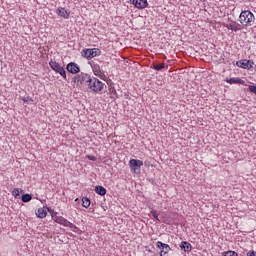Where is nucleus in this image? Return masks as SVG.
I'll use <instances>...</instances> for the list:
<instances>
[{"label":"nucleus","mask_w":256,"mask_h":256,"mask_svg":"<svg viewBox=\"0 0 256 256\" xmlns=\"http://www.w3.org/2000/svg\"><path fill=\"white\" fill-rule=\"evenodd\" d=\"M240 25L243 27H251L255 23V15L249 10H244L239 15Z\"/></svg>","instance_id":"nucleus-1"},{"label":"nucleus","mask_w":256,"mask_h":256,"mask_svg":"<svg viewBox=\"0 0 256 256\" xmlns=\"http://www.w3.org/2000/svg\"><path fill=\"white\" fill-rule=\"evenodd\" d=\"M87 87L90 91H93V93H101L107 86L99 79L90 76Z\"/></svg>","instance_id":"nucleus-2"},{"label":"nucleus","mask_w":256,"mask_h":256,"mask_svg":"<svg viewBox=\"0 0 256 256\" xmlns=\"http://www.w3.org/2000/svg\"><path fill=\"white\" fill-rule=\"evenodd\" d=\"M51 217L55 223H58V225H62L63 227H69L70 229H77V226L75 224L69 222L67 218H64L63 216H58L57 212H53L51 214Z\"/></svg>","instance_id":"nucleus-3"},{"label":"nucleus","mask_w":256,"mask_h":256,"mask_svg":"<svg viewBox=\"0 0 256 256\" xmlns=\"http://www.w3.org/2000/svg\"><path fill=\"white\" fill-rule=\"evenodd\" d=\"M90 79H91V75L81 72L80 74H77L73 77V82L77 87H81L83 83H87L88 85Z\"/></svg>","instance_id":"nucleus-4"},{"label":"nucleus","mask_w":256,"mask_h":256,"mask_svg":"<svg viewBox=\"0 0 256 256\" xmlns=\"http://www.w3.org/2000/svg\"><path fill=\"white\" fill-rule=\"evenodd\" d=\"M49 65H50V69H52V71H55V73H58L59 75H61L62 78L67 80V72L65 71V68H63V66H61V64H59V62L50 61Z\"/></svg>","instance_id":"nucleus-5"},{"label":"nucleus","mask_w":256,"mask_h":256,"mask_svg":"<svg viewBox=\"0 0 256 256\" xmlns=\"http://www.w3.org/2000/svg\"><path fill=\"white\" fill-rule=\"evenodd\" d=\"M101 55V49L99 48H87L82 50V57L85 59H93Z\"/></svg>","instance_id":"nucleus-6"},{"label":"nucleus","mask_w":256,"mask_h":256,"mask_svg":"<svg viewBox=\"0 0 256 256\" xmlns=\"http://www.w3.org/2000/svg\"><path fill=\"white\" fill-rule=\"evenodd\" d=\"M129 167H130L132 173H141L140 167H143V161L137 160V159H131L129 161Z\"/></svg>","instance_id":"nucleus-7"},{"label":"nucleus","mask_w":256,"mask_h":256,"mask_svg":"<svg viewBox=\"0 0 256 256\" xmlns=\"http://www.w3.org/2000/svg\"><path fill=\"white\" fill-rule=\"evenodd\" d=\"M224 27H226V29H229V31H234V33H237V31H241V29H243V26L235 20L228 21L224 25Z\"/></svg>","instance_id":"nucleus-8"},{"label":"nucleus","mask_w":256,"mask_h":256,"mask_svg":"<svg viewBox=\"0 0 256 256\" xmlns=\"http://www.w3.org/2000/svg\"><path fill=\"white\" fill-rule=\"evenodd\" d=\"M254 65H255V62H253V60L243 59L236 62V66L240 67L241 69L251 70L253 69Z\"/></svg>","instance_id":"nucleus-9"},{"label":"nucleus","mask_w":256,"mask_h":256,"mask_svg":"<svg viewBox=\"0 0 256 256\" xmlns=\"http://www.w3.org/2000/svg\"><path fill=\"white\" fill-rule=\"evenodd\" d=\"M67 72L72 73V75H77V73L81 72V68L79 67V64L75 62H70L66 66Z\"/></svg>","instance_id":"nucleus-10"},{"label":"nucleus","mask_w":256,"mask_h":256,"mask_svg":"<svg viewBox=\"0 0 256 256\" xmlns=\"http://www.w3.org/2000/svg\"><path fill=\"white\" fill-rule=\"evenodd\" d=\"M156 246L158 249H161L160 256H165V255H167V253H169V251H171V246H169V244H165L161 241H158L156 243Z\"/></svg>","instance_id":"nucleus-11"},{"label":"nucleus","mask_w":256,"mask_h":256,"mask_svg":"<svg viewBox=\"0 0 256 256\" xmlns=\"http://www.w3.org/2000/svg\"><path fill=\"white\" fill-rule=\"evenodd\" d=\"M92 71L96 77H100V79H103L105 77V73L101 69V66L97 63L91 64Z\"/></svg>","instance_id":"nucleus-12"},{"label":"nucleus","mask_w":256,"mask_h":256,"mask_svg":"<svg viewBox=\"0 0 256 256\" xmlns=\"http://www.w3.org/2000/svg\"><path fill=\"white\" fill-rule=\"evenodd\" d=\"M56 15H58V17H62V19H69L71 11L64 7H59L56 10Z\"/></svg>","instance_id":"nucleus-13"},{"label":"nucleus","mask_w":256,"mask_h":256,"mask_svg":"<svg viewBox=\"0 0 256 256\" xmlns=\"http://www.w3.org/2000/svg\"><path fill=\"white\" fill-rule=\"evenodd\" d=\"M226 83H229L230 85H247L245 81L239 77H233V78H226Z\"/></svg>","instance_id":"nucleus-14"},{"label":"nucleus","mask_w":256,"mask_h":256,"mask_svg":"<svg viewBox=\"0 0 256 256\" xmlns=\"http://www.w3.org/2000/svg\"><path fill=\"white\" fill-rule=\"evenodd\" d=\"M132 3L136 9H146V7L149 5L147 0H133Z\"/></svg>","instance_id":"nucleus-15"},{"label":"nucleus","mask_w":256,"mask_h":256,"mask_svg":"<svg viewBox=\"0 0 256 256\" xmlns=\"http://www.w3.org/2000/svg\"><path fill=\"white\" fill-rule=\"evenodd\" d=\"M180 249L182 251H184L185 253H190V251L193 250V246L191 245V243H189L187 241H182L180 243Z\"/></svg>","instance_id":"nucleus-16"},{"label":"nucleus","mask_w":256,"mask_h":256,"mask_svg":"<svg viewBox=\"0 0 256 256\" xmlns=\"http://www.w3.org/2000/svg\"><path fill=\"white\" fill-rule=\"evenodd\" d=\"M36 216L39 219H45V217H47V210H45V208H38L36 210Z\"/></svg>","instance_id":"nucleus-17"},{"label":"nucleus","mask_w":256,"mask_h":256,"mask_svg":"<svg viewBox=\"0 0 256 256\" xmlns=\"http://www.w3.org/2000/svg\"><path fill=\"white\" fill-rule=\"evenodd\" d=\"M95 193H97V195H101L103 197L104 195L107 194V189H105V187H103V186H96Z\"/></svg>","instance_id":"nucleus-18"},{"label":"nucleus","mask_w":256,"mask_h":256,"mask_svg":"<svg viewBox=\"0 0 256 256\" xmlns=\"http://www.w3.org/2000/svg\"><path fill=\"white\" fill-rule=\"evenodd\" d=\"M21 193H23V189H21V188H14L12 190V196L15 199H19L21 197Z\"/></svg>","instance_id":"nucleus-19"},{"label":"nucleus","mask_w":256,"mask_h":256,"mask_svg":"<svg viewBox=\"0 0 256 256\" xmlns=\"http://www.w3.org/2000/svg\"><path fill=\"white\" fill-rule=\"evenodd\" d=\"M108 91H109L111 99H117L118 98L117 90L115 89V86H110Z\"/></svg>","instance_id":"nucleus-20"},{"label":"nucleus","mask_w":256,"mask_h":256,"mask_svg":"<svg viewBox=\"0 0 256 256\" xmlns=\"http://www.w3.org/2000/svg\"><path fill=\"white\" fill-rule=\"evenodd\" d=\"M91 206V200L87 197L82 198V207H85V209H89Z\"/></svg>","instance_id":"nucleus-21"},{"label":"nucleus","mask_w":256,"mask_h":256,"mask_svg":"<svg viewBox=\"0 0 256 256\" xmlns=\"http://www.w3.org/2000/svg\"><path fill=\"white\" fill-rule=\"evenodd\" d=\"M21 199L23 203H29V201L33 199V196H31V194H23Z\"/></svg>","instance_id":"nucleus-22"},{"label":"nucleus","mask_w":256,"mask_h":256,"mask_svg":"<svg viewBox=\"0 0 256 256\" xmlns=\"http://www.w3.org/2000/svg\"><path fill=\"white\" fill-rule=\"evenodd\" d=\"M152 69H155V71H161V69H165V63L153 65Z\"/></svg>","instance_id":"nucleus-23"},{"label":"nucleus","mask_w":256,"mask_h":256,"mask_svg":"<svg viewBox=\"0 0 256 256\" xmlns=\"http://www.w3.org/2000/svg\"><path fill=\"white\" fill-rule=\"evenodd\" d=\"M23 103H33V98L26 96L22 98Z\"/></svg>","instance_id":"nucleus-24"},{"label":"nucleus","mask_w":256,"mask_h":256,"mask_svg":"<svg viewBox=\"0 0 256 256\" xmlns=\"http://www.w3.org/2000/svg\"><path fill=\"white\" fill-rule=\"evenodd\" d=\"M151 215L154 219H156V221H159V214L157 213L156 210H152Z\"/></svg>","instance_id":"nucleus-25"},{"label":"nucleus","mask_w":256,"mask_h":256,"mask_svg":"<svg viewBox=\"0 0 256 256\" xmlns=\"http://www.w3.org/2000/svg\"><path fill=\"white\" fill-rule=\"evenodd\" d=\"M248 89H249L250 93H254V95H256V86L250 85L248 87Z\"/></svg>","instance_id":"nucleus-26"},{"label":"nucleus","mask_w":256,"mask_h":256,"mask_svg":"<svg viewBox=\"0 0 256 256\" xmlns=\"http://www.w3.org/2000/svg\"><path fill=\"white\" fill-rule=\"evenodd\" d=\"M86 158L89 159V161H97V157L94 155H87Z\"/></svg>","instance_id":"nucleus-27"},{"label":"nucleus","mask_w":256,"mask_h":256,"mask_svg":"<svg viewBox=\"0 0 256 256\" xmlns=\"http://www.w3.org/2000/svg\"><path fill=\"white\" fill-rule=\"evenodd\" d=\"M246 255H247V256H256V251L250 250V251L247 252Z\"/></svg>","instance_id":"nucleus-28"},{"label":"nucleus","mask_w":256,"mask_h":256,"mask_svg":"<svg viewBox=\"0 0 256 256\" xmlns=\"http://www.w3.org/2000/svg\"><path fill=\"white\" fill-rule=\"evenodd\" d=\"M229 253H230V256H238L237 252L235 251H229Z\"/></svg>","instance_id":"nucleus-29"},{"label":"nucleus","mask_w":256,"mask_h":256,"mask_svg":"<svg viewBox=\"0 0 256 256\" xmlns=\"http://www.w3.org/2000/svg\"><path fill=\"white\" fill-rule=\"evenodd\" d=\"M222 256H231V254H230L229 251H227V252H225Z\"/></svg>","instance_id":"nucleus-30"}]
</instances>
